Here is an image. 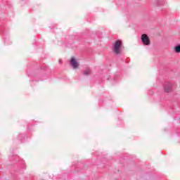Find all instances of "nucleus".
<instances>
[{"label":"nucleus","mask_w":180,"mask_h":180,"mask_svg":"<svg viewBox=\"0 0 180 180\" xmlns=\"http://www.w3.org/2000/svg\"><path fill=\"white\" fill-rule=\"evenodd\" d=\"M120 47H122V41L118 40L115 41L113 46V51L116 54H120Z\"/></svg>","instance_id":"nucleus-1"},{"label":"nucleus","mask_w":180,"mask_h":180,"mask_svg":"<svg viewBox=\"0 0 180 180\" xmlns=\"http://www.w3.org/2000/svg\"><path fill=\"white\" fill-rule=\"evenodd\" d=\"M141 40L144 46H150V38L146 34H143L141 35Z\"/></svg>","instance_id":"nucleus-2"},{"label":"nucleus","mask_w":180,"mask_h":180,"mask_svg":"<svg viewBox=\"0 0 180 180\" xmlns=\"http://www.w3.org/2000/svg\"><path fill=\"white\" fill-rule=\"evenodd\" d=\"M171 91H172V83L167 82L165 84V92L168 94V92H171Z\"/></svg>","instance_id":"nucleus-3"},{"label":"nucleus","mask_w":180,"mask_h":180,"mask_svg":"<svg viewBox=\"0 0 180 180\" xmlns=\"http://www.w3.org/2000/svg\"><path fill=\"white\" fill-rule=\"evenodd\" d=\"M70 65L73 68H78V66L79 65V63L77 61V60L75 59V58H72L70 60Z\"/></svg>","instance_id":"nucleus-4"},{"label":"nucleus","mask_w":180,"mask_h":180,"mask_svg":"<svg viewBox=\"0 0 180 180\" xmlns=\"http://www.w3.org/2000/svg\"><path fill=\"white\" fill-rule=\"evenodd\" d=\"M89 74H91V70L89 69H86L84 71V75H89Z\"/></svg>","instance_id":"nucleus-5"},{"label":"nucleus","mask_w":180,"mask_h":180,"mask_svg":"<svg viewBox=\"0 0 180 180\" xmlns=\"http://www.w3.org/2000/svg\"><path fill=\"white\" fill-rule=\"evenodd\" d=\"M174 50L176 53H180V45L175 46Z\"/></svg>","instance_id":"nucleus-6"},{"label":"nucleus","mask_w":180,"mask_h":180,"mask_svg":"<svg viewBox=\"0 0 180 180\" xmlns=\"http://www.w3.org/2000/svg\"><path fill=\"white\" fill-rule=\"evenodd\" d=\"M59 63H61V60H59Z\"/></svg>","instance_id":"nucleus-7"}]
</instances>
